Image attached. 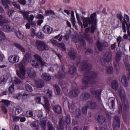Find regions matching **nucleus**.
Returning <instances> with one entry per match:
<instances>
[{
  "label": "nucleus",
  "mask_w": 130,
  "mask_h": 130,
  "mask_svg": "<svg viewBox=\"0 0 130 130\" xmlns=\"http://www.w3.org/2000/svg\"><path fill=\"white\" fill-rule=\"evenodd\" d=\"M89 75L90 76L85 75L82 79L83 89H87L89 85H94V84L96 83V80L94 78L98 77L97 73L94 71H90L89 72Z\"/></svg>",
  "instance_id": "nucleus-1"
},
{
  "label": "nucleus",
  "mask_w": 130,
  "mask_h": 130,
  "mask_svg": "<svg viewBox=\"0 0 130 130\" xmlns=\"http://www.w3.org/2000/svg\"><path fill=\"white\" fill-rule=\"evenodd\" d=\"M30 58L31 55L30 54H25L22 59V62H20L19 64V70L16 71V74H17V76L22 80L25 79V76L26 75L25 69L24 65H26Z\"/></svg>",
  "instance_id": "nucleus-2"
},
{
  "label": "nucleus",
  "mask_w": 130,
  "mask_h": 130,
  "mask_svg": "<svg viewBox=\"0 0 130 130\" xmlns=\"http://www.w3.org/2000/svg\"><path fill=\"white\" fill-rule=\"evenodd\" d=\"M97 16V13L94 12L90 15V17H84L82 18L83 21V25L84 28H87L89 26V25H92L94 24V22L97 20L96 16Z\"/></svg>",
  "instance_id": "nucleus-3"
},
{
  "label": "nucleus",
  "mask_w": 130,
  "mask_h": 130,
  "mask_svg": "<svg viewBox=\"0 0 130 130\" xmlns=\"http://www.w3.org/2000/svg\"><path fill=\"white\" fill-rule=\"evenodd\" d=\"M122 103L123 109L124 111H127L129 109V103L126 98L125 91L122 89H119L118 91Z\"/></svg>",
  "instance_id": "nucleus-4"
},
{
  "label": "nucleus",
  "mask_w": 130,
  "mask_h": 130,
  "mask_svg": "<svg viewBox=\"0 0 130 130\" xmlns=\"http://www.w3.org/2000/svg\"><path fill=\"white\" fill-rule=\"evenodd\" d=\"M116 17L117 19L120 20V22L122 25V30L123 32H124V33H126V26H125V25H126V23L129 22V16H128V15L127 14H125L124 15V18L122 20V14H121V13H118L117 14Z\"/></svg>",
  "instance_id": "nucleus-5"
},
{
  "label": "nucleus",
  "mask_w": 130,
  "mask_h": 130,
  "mask_svg": "<svg viewBox=\"0 0 130 130\" xmlns=\"http://www.w3.org/2000/svg\"><path fill=\"white\" fill-rule=\"evenodd\" d=\"M34 58L36 59L32 60L31 61V64L32 67L36 68H38L39 66L41 67H44L45 65V62L43 61L42 57L38 54H36L34 55Z\"/></svg>",
  "instance_id": "nucleus-6"
},
{
  "label": "nucleus",
  "mask_w": 130,
  "mask_h": 130,
  "mask_svg": "<svg viewBox=\"0 0 130 130\" xmlns=\"http://www.w3.org/2000/svg\"><path fill=\"white\" fill-rule=\"evenodd\" d=\"M71 123V116L69 114L66 116L64 120L61 118L59 119V127L61 129L64 127V125H69Z\"/></svg>",
  "instance_id": "nucleus-7"
},
{
  "label": "nucleus",
  "mask_w": 130,
  "mask_h": 130,
  "mask_svg": "<svg viewBox=\"0 0 130 130\" xmlns=\"http://www.w3.org/2000/svg\"><path fill=\"white\" fill-rule=\"evenodd\" d=\"M102 92V89H98L94 90L93 89H91V93L92 95H95V98L98 100V101H101V93Z\"/></svg>",
  "instance_id": "nucleus-8"
},
{
  "label": "nucleus",
  "mask_w": 130,
  "mask_h": 130,
  "mask_svg": "<svg viewBox=\"0 0 130 130\" xmlns=\"http://www.w3.org/2000/svg\"><path fill=\"white\" fill-rule=\"evenodd\" d=\"M62 71H58V73L55 75V77L58 79H63L66 77L65 68L64 65L61 67Z\"/></svg>",
  "instance_id": "nucleus-9"
},
{
  "label": "nucleus",
  "mask_w": 130,
  "mask_h": 130,
  "mask_svg": "<svg viewBox=\"0 0 130 130\" xmlns=\"http://www.w3.org/2000/svg\"><path fill=\"white\" fill-rule=\"evenodd\" d=\"M95 46L98 49H102V48L108 47V43L106 42H102L100 40H97L95 43Z\"/></svg>",
  "instance_id": "nucleus-10"
},
{
  "label": "nucleus",
  "mask_w": 130,
  "mask_h": 130,
  "mask_svg": "<svg viewBox=\"0 0 130 130\" xmlns=\"http://www.w3.org/2000/svg\"><path fill=\"white\" fill-rule=\"evenodd\" d=\"M86 106L90 110H95L97 108V104L93 101H88L87 102Z\"/></svg>",
  "instance_id": "nucleus-11"
},
{
  "label": "nucleus",
  "mask_w": 130,
  "mask_h": 130,
  "mask_svg": "<svg viewBox=\"0 0 130 130\" xmlns=\"http://www.w3.org/2000/svg\"><path fill=\"white\" fill-rule=\"evenodd\" d=\"M36 45L38 48H41L42 49H45L47 47V45L43 41L40 40L36 41Z\"/></svg>",
  "instance_id": "nucleus-12"
},
{
  "label": "nucleus",
  "mask_w": 130,
  "mask_h": 130,
  "mask_svg": "<svg viewBox=\"0 0 130 130\" xmlns=\"http://www.w3.org/2000/svg\"><path fill=\"white\" fill-rule=\"evenodd\" d=\"M91 98V95L88 92H83L80 96V99L81 101H86L89 100Z\"/></svg>",
  "instance_id": "nucleus-13"
},
{
  "label": "nucleus",
  "mask_w": 130,
  "mask_h": 130,
  "mask_svg": "<svg viewBox=\"0 0 130 130\" xmlns=\"http://www.w3.org/2000/svg\"><path fill=\"white\" fill-rule=\"evenodd\" d=\"M92 69V66L89 63L86 62L82 66V71L83 72H89Z\"/></svg>",
  "instance_id": "nucleus-14"
},
{
  "label": "nucleus",
  "mask_w": 130,
  "mask_h": 130,
  "mask_svg": "<svg viewBox=\"0 0 130 130\" xmlns=\"http://www.w3.org/2000/svg\"><path fill=\"white\" fill-rule=\"evenodd\" d=\"M80 91L78 88H75L70 91V94L71 97L77 98L79 96Z\"/></svg>",
  "instance_id": "nucleus-15"
},
{
  "label": "nucleus",
  "mask_w": 130,
  "mask_h": 130,
  "mask_svg": "<svg viewBox=\"0 0 130 130\" xmlns=\"http://www.w3.org/2000/svg\"><path fill=\"white\" fill-rule=\"evenodd\" d=\"M104 59L105 62L108 63L112 60V54L111 53L106 52L104 54Z\"/></svg>",
  "instance_id": "nucleus-16"
},
{
  "label": "nucleus",
  "mask_w": 130,
  "mask_h": 130,
  "mask_svg": "<svg viewBox=\"0 0 130 130\" xmlns=\"http://www.w3.org/2000/svg\"><path fill=\"white\" fill-rule=\"evenodd\" d=\"M42 78L44 80L49 82L51 80L52 76L48 73H44L42 74Z\"/></svg>",
  "instance_id": "nucleus-17"
},
{
  "label": "nucleus",
  "mask_w": 130,
  "mask_h": 130,
  "mask_svg": "<svg viewBox=\"0 0 130 130\" xmlns=\"http://www.w3.org/2000/svg\"><path fill=\"white\" fill-rule=\"evenodd\" d=\"M43 32L46 34H51L52 33V28L49 25H45L43 27Z\"/></svg>",
  "instance_id": "nucleus-18"
},
{
  "label": "nucleus",
  "mask_w": 130,
  "mask_h": 130,
  "mask_svg": "<svg viewBox=\"0 0 130 130\" xmlns=\"http://www.w3.org/2000/svg\"><path fill=\"white\" fill-rule=\"evenodd\" d=\"M36 86L38 88H42L45 86V83L42 79H38L35 82Z\"/></svg>",
  "instance_id": "nucleus-19"
},
{
  "label": "nucleus",
  "mask_w": 130,
  "mask_h": 130,
  "mask_svg": "<svg viewBox=\"0 0 130 130\" xmlns=\"http://www.w3.org/2000/svg\"><path fill=\"white\" fill-rule=\"evenodd\" d=\"M68 55L70 59L75 60L77 57L76 53L74 50H70L68 52Z\"/></svg>",
  "instance_id": "nucleus-20"
},
{
  "label": "nucleus",
  "mask_w": 130,
  "mask_h": 130,
  "mask_svg": "<svg viewBox=\"0 0 130 130\" xmlns=\"http://www.w3.org/2000/svg\"><path fill=\"white\" fill-rule=\"evenodd\" d=\"M27 74L31 78L35 77L36 76V72L32 68H30L27 70Z\"/></svg>",
  "instance_id": "nucleus-21"
},
{
  "label": "nucleus",
  "mask_w": 130,
  "mask_h": 130,
  "mask_svg": "<svg viewBox=\"0 0 130 130\" xmlns=\"http://www.w3.org/2000/svg\"><path fill=\"white\" fill-rule=\"evenodd\" d=\"M76 71H77V68L76 66H71L69 69L68 73L71 75H73L76 73Z\"/></svg>",
  "instance_id": "nucleus-22"
},
{
  "label": "nucleus",
  "mask_w": 130,
  "mask_h": 130,
  "mask_svg": "<svg viewBox=\"0 0 130 130\" xmlns=\"http://www.w3.org/2000/svg\"><path fill=\"white\" fill-rule=\"evenodd\" d=\"M91 26L90 27V33L93 34L96 30H97V20L92 24H90Z\"/></svg>",
  "instance_id": "nucleus-23"
},
{
  "label": "nucleus",
  "mask_w": 130,
  "mask_h": 130,
  "mask_svg": "<svg viewBox=\"0 0 130 130\" xmlns=\"http://www.w3.org/2000/svg\"><path fill=\"white\" fill-rule=\"evenodd\" d=\"M53 110L56 114H60L62 112V108L60 106H54Z\"/></svg>",
  "instance_id": "nucleus-24"
},
{
  "label": "nucleus",
  "mask_w": 130,
  "mask_h": 130,
  "mask_svg": "<svg viewBox=\"0 0 130 130\" xmlns=\"http://www.w3.org/2000/svg\"><path fill=\"white\" fill-rule=\"evenodd\" d=\"M97 120L101 124H103V123H104L106 122V118L105 117H104L102 115H98V118H97Z\"/></svg>",
  "instance_id": "nucleus-25"
},
{
  "label": "nucleus",
  "mask_w": 130,
  "mask_h": 130,
  "mask_svg": "<svg viewBox=\"0 0 130 130\" xmlns=\"http://www.w3.org/2000/svg\"><path fill=\"white\" fill-rule=\"evenodd\" d=\"M118 83L116 80H113L111 82V88L115 91L117 90Z\"/></svg>",
  "instance_id": "nucleus-26"
},
{
  "label": "nucleus",
  "mask_w": 130,
  "mask_h": 130,
  "mask_svg": "<svg viewBox=\"0 0 130 130\" xmlns=\"http://www.w3.org/2000/svg\"><path fill=\"white\" fill-rule=\"evenodd\" d=\"M121 83L123 84V86L127 87L128 85V82L127 78L125 76L123 75L121 77Z\"/></svg>",
  "instance_id": "nucleus-27"
},
{
  "label": "nucleus",
  "mask_w": 130,
  "mask_h": 130,
  "mask_svg": "<svg viewBox=\"0 0 130 130\" xmlns=\"http://www.w3.org/2000/svg\"><path fill=\"white\" fill-rule=\"evenodd\" d=\"M30 126L32 127L33 130H38L39 128V123L37 121L32 122L31 123Z\"/></svg>",
  "instance_id": "nucleus-28"
},
{
  "label": "nucleus",
  "mask_w": 130,
  "mask_h": 130,
  "mask_svg": "<svg viewBox=\"0 0 130 130\" xmlns=\"http://www.w3.org/2000/svg\"><path fill=\"white\" fill-rule=\"evenodd\" d=\"M74 42L76 43H78V42H79L81 46H86V41H85V40H84V39H83V38L80 39V38H78V40H77V41H74Z\"/></svg>",
  "instance_id": "nucleus-29"
},
{
  "label": "nucleus",
  "mask_w": 130,
  "mask_h": 130,
  "mask_svg": "<svg viewBox=\"0 0 130 130\" xmlns=\"http://www.w3.org/2000/svg\"><path fill=\"white\" fill-rule=\"evenodd\" d=\"M109 101H110L109 103L110 105H111L112 109H114L116 104L115 98L111 97L109 100Z\"/></svg>",
  "instance_id": "nucleus-30"
},
{
  "label": "nucleus",
  "mask_w": 130,
  "mask_h": 130,
  "mask_svg": "<svg viewBox=\"0 0 130 130\" xmlns=\"http://www.w3.org/2000/svg\"><path fill=\"white\" fill-rule=\"evenodd\" d=\"M4 31L5 32H10V31H12V26L9 24H6L3 26V28Z\"/></svg>",
  "instance_id": "nucleus-31"
},
{
  "label": "nucleus",
  "mask_w": 130,
  "mask_h": 130,
  "mask_svg": "<svg viewBox=\"0 0 130 130\" xmlns=\"http://www.w3.org/2000/svg\"><path fill=\"white\" fill-rule=\"evenodd\" d=\"M44 101L45 102V108L48 111L50 110L49 109V103L48 101V99L46 96H44Z\"/></svg>",
  "instance_id": "nucleus-32"
},
{
  "label": "nucleus",
  "mask_w": 130,
  "mask_h": 130,
  "mask_svg": "<svg viewBox=\"0 0 130 130\" xmlns=\"http://www.w3.org/2000/svg\"><path fill=\"white\" fill-rule=\"evenodd\" d=\"M114 119L116 122V126L117 127H120V120L118 116H115L114 117Z\"/></svg>",
  "instance_id": "nucleus-33"
},
{
  "label": "nucleus",
  "mask_w": 130,
  "mask_h": 130,
  "mask_svg": "<svg viewBox=\"0 0 130 130\" xmlns=\"http://www.w3.org/2000/svg\"><path fill=\"white\" fill-rule=\"evenodd\" d=\"M54 89H55V91L58 95L60 94L61 89L58 85L57 84L54 85Z\"/></svg>",
  "instance_id": "nucleus-34"
},
{
  "label": "nucleus",
  "mask_w": 130,
  "mask_h": 130,
  "mask_svg": "<svg viewBox=\"0 0 130 130\" xmlns=\"http://www.w3.org/2000/svg\"><path fill=\"white\" fill-rule=\"evenodd\" d=\"M121 54L120 52H117L115 55V61L117 62H119L121 60Z\"/></svg>",
  "instance_id": "nucleus-35"
},
{
  "label": "nucleus",
  "mask_w": 130,
  "mask_h": 130,
  "mask_svg": "<svg viewBox=\"0 0 130 130\" xmlns=\"http://www.w3.org/2000/svg\"><path fill=\"white\" fill-rule=\"evenodd\" d=\"M8 23L7 19H4L3 15H0V26H4V24Z\"/></svg>",
  "instance_id": "nucleus-36"
},
{
  "label": "nucleus",
  "mask_w": 130,
  "mask_h": 130,
  "mask_svg": "<svg viewBox=\"0 0 130 130\" xmlns=\"http://www.w3.org/2000/svg\"><path fill=\"white\" fill-rule=\"evenodd\" d=\"M85 39L88 42V43H90V44H93L94 43V41H93V39L90 38V36L89 35H85Z\"/></svg>",
  "instance_id": "nucleus-37"
},
{
  "label": "nucleus",
  "mask_w": 130,
  "mask_h": 130,
  "mask_svg": "<svg viewBox=\"0 0 130 130\" xmlns=\"http://www.w3.org/2000/svg\"><path fill=\"white\" fill-rule=\"evenodd\" d=\"M106 71L107 74L111 75L113 73V68L110 66L107 67Z\"/></svg>",
  "instance_id": "nucleus-38"
},
{
  "label": "nucleus",
  "mask_w": 130,
  "mask_h": 130,
  "mask_svg": "<svg viewBox=\"0 0 130 130\" xmlns=\"http://www.w3.org/2000/svg\"><path fill=\"white\" fill-rule=\"evenodd\" d=\"M45 16H50V15H55V13L52 10H46L45 12Z\"/></svg>",
  "instance_id": "nucleus-39"
},
{
  "label": "nucleus",
  "mask_w": 130,
  "mask_h": 130,
  "mask_svg": "<svg viewBox=\"0 0 130 130\" xmlns=\"http://www.w3.org/2000/svg\"><path fill=\"white\" fill-rule=\"evenodd\" d=\"M16 35L19 39L23 40L24 39V35L20 31H18L17 32H16Z\"/></svg>",
  "instance_id": "nucleus-40"
},
{
  "label": "nucleus",
  "mask_w": 130,
  "mask_h": 130,
  "mask_svg": "<svg viewBox=\"0 0 130 130\" xmlns=\"http://www.w3.org/2000/svg\"><path fill=\"white\" fill-rule=\"evenodd\" d=\"M7 3H10V0H5V1H3L2 2V4L3 5V6H4L6 10H9V5H8Z\"/></svg>",
  "instance_id": "nucleus-41"
},
{
  "label": "nucleus",
  "mask_w": 130,
  "mask_h": 130,
  "mask_svg": "<svg viewBox=\"0 0 130 130\" xmlns=\"http://www.w3.org/2000/svg\"><path fill=\"white\" fill-rule=\"evenodd\" d=\"M1 102L4 104L6 107L10 106L11 103L9 101L7 100L3 99L1 101Z\"/></svg>",
  "instance_id": "nucleus-42"
},
{
  "label": "nucleus",
  "mask_w": 130,
  "mask_h": 130,
  "mask_svg": "<svg viewBox=\"0 0 130 130\" xmlns=\"http://www.w3.org/2000/svg\"><path fill=\"white\" fill-rule=\"evenodd\" d=\"M6 39V34L4 32V31L1 30L0 31V41H3V40H5Z\"/></svg>",
  "instance_id": "nucleus-43"
},
{
  "label": "nucleus",
  "mask_w": 130,
  "mask_h": 130,
  "mask_svg": "<svg viewBox=\"0 0 130 130\" xmlns=\"http://www.w3.org/2000/svg\"><path fill=\"white\" fill-rule=\"evenodd\" d=\"M25 89L26 91L31 92L33 91L32 87L29 84L25 85Z\"/></svg>",
  "instance_id": "nucleus-44"
},
{
  "label": "nucleus",
  "mask_w": 130,
  "mask_h": 130,
  "mask_svg": "<svg viewBox=\"0 0 130 130\" xmlns=\"http://www.w3.org/2000/svg\"><path fill=\"white\" fill-rule=\"evenodd\" d=\"M23 19L27 21L29 20V12L24 11V13L22 15Z\"/></svg>",
  "instance_id": "nucleus-45"
},
{
  "label": "nucleus",
  "mask_w": 130,
  "mask_h": 130,
  "mask_svg": "<svg viewBox=\"0 0 130 130\" xmlns=\"http://www.w3.org/2000/svg\"><path fill=\"white\" fill-rule=\"evenodd\" d=\"M85 55H89V56L93 57V53L92 49H87L85 52Z\"/></svg>",
  "instance_id": "nucleus-46"
},
{
  "label": "nucleus",
  "mask_w": 130,
  "mask_h": 130,
  "mask_svg": "<svg viewBox=\"0 0 130 130\" xmlns=\"http://www.w3.org/2000/svg\"><path fill=\"white\" fill-rule=\"evenodd\" d=\"M14 84H12L11 86L8 87V92H9L10 94H12L14 92Z\"/></svg>",
  "instance_id": "nucleus-47"
},
{
  "label": "nucleus",
  "mask_w": 130,
  "mask_h": 130,
  "mask_svg": "<svg viewBox=\"0 0 130 130\" xmlns=\"http://www.w3.org/2000/svg\"><path fill=\"white\" fill-rule=\"evenodd\" d=\"M88 108L87 106H84L82 107V112L83 114L87 115Z\"/></svg>",
  "instance_id": "nucleus-48"
},
{
  "label": "nucleus",
  "mask_w": 130,
  "mask_h": 130,
  "mask_svg": "<svg viewBox=\"0 0 130 130\" xmlns=\"http://www.w3.org/2000/svg\"><path fill=\"white\" fill-rule=\"evenodd\" d=\"M23 111V110L22 109V108L20 107H17L15 109V115H18L22 111Z\"/></svg>",
  "instance_id": "nucleus-49"
},
{
  "label": "nucleus",
  "mask_w": 130,
  "mask_h": 130,
  "mask_svg": "<svg viewBox=\"0 0 130 130\" xmlns=\"http://www.w3.org/2000/svg\"><path fill=\"white\" fill-rule=\"evenodd\" d=\"M25 115H26V117H32L34 115L33 112L30 110L28 111H26Z\"/></svg>",
  "instance_id": "nucleus-50"
},
{
  "label": "nucleus",
  "mask_w": 130,
  "mask_h": 130,
  "mask_svg": "<svg viewBox=\"0 0 130 130\" xmlns=\"http://www.w3.org/2000/svg\"><path fill=\"white\" fill-rule=\"evenodd\" d=\"M36 35L39 39H43L44 38V35L42 32H39L36 34Z\"/></svg>",
  "instance_id": "nucleus-51"
},
{
  "label": "nucleus",
  "mask_w": 130,
  "mask_h": 130,
  "mask_svg": "<svg viewBox=\"0 0 130 130\" xmlns=\"http://www.w3.org/2000/svg\"><path fill=\"white\" fill-rule=\"evenodd\" d=\"M14 46L16 47V48H18V49H24V48L20 45V44H18V43H15L13 44Z\"/></svg>",
  "instance_id": "nucleus-52"
},
{
  "label": "nucleus",
  "mask_w": 130,
  "mask_h": 130,
  "mask_svg": "<svg viewBox=\"0 0 130 130\" xmlns=\"http://www.w3.org/2000/svg\"><path fill=\"white\" fill-rule=\"evenodd\" d=\"M63 38V36L62 35L60 36V34H58L57 36H56L55 37V39H57L58 41L60 42L62 40V38Z\"/></svg>",
  "instance_id": "nucleus-53"
},
{
  "label": "nucleus",
  "mask_w": 130,
  "mask_h": 130,
  "mask_svg": "<svg viewBox=\"0 0 130 130\" xmlns=\"http://www.w3.org/2000/svg\"><path fill=\"white\" fill-rule=\"evenodd\" d=\"M70 35L69 34H66L63 36V40H66V41H69L70 40Z\"/></svg>",
  "instance_id": "nucleus-54"
},
{
  "label": "nucleus",
  "mask_w": 130,
  "mask_h": 130,
  "mask_svg": "<svg viewBox=\"0 0 130 130\" xmlns=\"http://www.w3.org/2000/svg\"><path fill=\"white\" fill-rule=\"evenodd\" d=\"M1 80L2 82L6 83L7 81V77L5 76H2Z\"/></svg>",
  "instance_id": "nucleus-55"
},
{
  "label": "nucleus",
  "mask_w": 130,
  "mask_h": 130,
  "mask_svg": "<svg viewBox=\"0 0 130 130\" xmlns=\"http://www.w3.org/2000/svg\"><path fill=\"white\" fill-rule=\"evenodd\" d=\"M118 114H121L122 113V105H118Z\"/></svg>",
  "instance_id": "nucleus-56"
},
{
  "label": "nucleus",
  "mask_w": 130,
  "mask_h": 130,
  "mask_svg": "<svg viewBox=\"0 0 130 130\" xmlns=\"http://www.w3.org/2000/svg\"><path fill=\"white\" fill-rule=\"evenodd\" d=\"M125 65V68L126 69V70H127L128 72L130 71V64L127 63V62H125L124 63Z\"/></svg>",
  "instance_id": "nucleus-57"
},
{
  "label": "nucleus",
  "mask_w": 130,
  "mask_h": 130,
  "mask_svg": "<svg viewBox=\"0 0 130 130\" xmlns=\"http://www.w3.org/2000/svg\"><path fill=\"white\" fill-rule=\"evenodd\" d=\"M19 56H18L17 55H15L13 58L14 63L18 62L19 61Z\"/></svg>",
  "instance_id": "nucleus-58"
},
{
  "label": "nucleus",
  "mask_w": 130,
  "mask_h": 130,
  "mask_svg": "<svg viewBox=\"0 0 130 130\" xmlns=\"http://www.w3.org/2000/svg\"><path fill=\"white\" fill-rule=\"evenodd\" d=\"M51 43L53 44V46H57V45H58V42L55 40H52Z\"/></svg>",
  "instance_id": "nucleus-59"
},
{
  "label": "nucleus",
  "mask_w": 130,
  "mask_h": 130,
  "mask_svg": "<svg viewBox=\"0 0 130 130\" xmlns=\"http://www.w3.org/2000/svg\"><path fill=\"white\" fill-rule=\"evenodd\" d=\"M48 130H54L53 125L51 123H48Z\"/></svg>",
  "instance_id": "nucleus-60"
},
{
  "label": "nucleus",
  "mask_w": 130,
  "mask_h": 130,
  "mask_svg": "<svg viewBox=\"0 0 130 130\" xmlns=\"http://www.w3.org/2000/svg\"><path fill=\"white\" fill-rule=\"evenodd\" d=\"M58 46H59V47H61V49H66V45L63 43H58Z\"/></svg>",
  "instance_id": "nucleus-61"
},
{
  "label": "nucleus",
  "mask_w": 130,
  "mask_h": 130,
  "mask_svg": "<svg viewBox=\"0 0 130 130\" xmlns=\"http://www.w3.org/2000/svg\"><path fill=\"white\" fill-rule=\"evenodd\" d=\"M125 27H126V31L127 30V32H129L130 31V23H126V24H125Z\"/></svg>",
  "instance_id": "nucleus-62"
},
{
  "label": "nucleus",
  "mask_w": 130,
  "mask_h": 130,
  "mask_svg": "<svg viewBox=\"0 0 130 130\" xmlns=\"http://www.w3.org/2000/svg\"><path fill=\"white\" fill-rule=\"evenodd\" d=\"M18 3H19L20 5H23L25 6L27 3V1H26V0H18Z\"/></svg>",
  "instance_id": "nucleus-63"
},
{
  "label": "nucleus",
  "mask_w": 130,
  "mask_h": 130,
  "mask_svg": "<svg viewBox=\"0 0 130 130\" xmlns=\"http://www.w3.org/2000/svg\"><path fill=\"white\" fill-rule=\"evenodd\" d=\"M14 82H15V84L19 85V84H20L21 83V80L18 78H15Z\"/></svg>",
  "instance_id": "nucleus-64"
}]
</instances>
